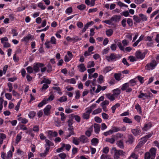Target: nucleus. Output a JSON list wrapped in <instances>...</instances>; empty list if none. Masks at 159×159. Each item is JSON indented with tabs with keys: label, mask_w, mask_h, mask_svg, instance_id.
I'll return each instance as SVG.
<instances>
[{
	"label": "nucleus",
	"mask_w": 159,
	"mask_h": 159,
	"mask_svg": "<svg viewBox=\"0 0 159 159\" xmlns=\"http://www.w3.org/2000/svg\"><path fill=\"white\" fill-rule=\"evenodd\" d=\"M157 149L155 148H152L149 150L151 159H154L155 156Z\"/></svg>",
	"instance_id": "f8f14e48"
},
{
	"label": "nucleus",
	"mask_w": 159,
	"mask_h": 159,
	"mask_svg": "<svg viewBox=\"0 0 159 159\" xmlns=\"http://www.w3.org/2000/svg\"><path fill=\"white\" fill-rule=\"evenodd\" d=\"M98 83L99 84H101L103 82V77L102 75H100L98 79Z\"/></svg>",
	"instance_id": "4d7b16f0"
},
{
	"label": "nucleus",
	"mask_w": 159,
	"mask_h": 159,
	"mask_svg": "<svg viewBox=\"0 0 159 159\" xmlns=\"http://www.w3.org/2000/svg\"><path fill=\"white\" fill-rule=\"evenodd\" d=\"M121 18V16L118 15H114L111 18L112 22H114L115 23L119 22Z\"/></svg>",
	"instance_id": "1a4fd4ad"
},
{
	"label": "nucleus",
	"mask_w": 159,
	"mask_h": 159,
	"mask_svg": "<svg viewBox=\"0 0 159 159\" xmlns=\"http://www.w3.org/2000/svg\"><path fill=\"white\" fill-rule=\"evenodd\" d=\"M113 95L115 97H117L121 93L120 89H114L112 90Z\"/></svg>",
	"instance_id": "412c9836"
},
{
	"label": "nucleus",
	"mask_w": 159,
	"mask_h": 159,
	"mask_svg": "<svg viewBox=\"0 0 159 159\" xmlns=\"http://www.w3.org/2000/svg\"><path fill=\"white\" fill-rule=\"evenodd\" d=\"M152 126V124L150 123L145 124L144 127L142 128V129L144 131H146L149 129Z\"/></svg>",
	"instance_id": "2eb2a0df"
},
{
	"label": "nucleus",
	"mask_w": 159,
	"mask_h": 159,
	"mask_svg": "<svg viewBox=\"0 0 159 159\" xmlns=\"http://www.w3.org/2000/svg\"><path fill=\"white\" fill-rule=\"evenodd\" d=\"M106 141L111 144H113L115 142V139L113 138H107L105 139Z\"/></svg>",
	"instance_id": "473e14b6"
},
{
	"label": "nucleus",
	"mask_w": 159,
	"mask_h": 159,
	"mask_svg": "<svg viewBox=\"0 0 159 159\" xmlns=\"http://www.w3.org/2000/svg\"><path fill=\"white\" fill-rule=\"evenodd\" d=\"M69 132L68 134L66 136V138L67 139L72 135H75V133L74 132V128H68L67 129Z\"/></svg>",
	"instance_id": "6e6552de"
},
{
	"label": "nucleus",
	"mask_w": 159,
	"mask_h": 159,
	"mask_svg": "<svg viewBox=\"0 0 159 159\" xmlns=\"http://www.w3.org/2000/svg\"><path fill=\"white\" fill-rule=\"evenodd\" d=\"M33 36L29 34L22 39L21 41L22 42H28L30 39H33Z\"/></svg>",
	"instance_id": "4468645a"
},
{
	"label": "nucleus",
	"mask_w": 159,
	"mask_h": 159,
	"mask_svg": "<svg viewBox=\"0 0 159 159\" xmlns=\"http://www.w3.org/2000/svg\"><path fill=\"white\" fill-rule=\"evenodd\" d=\"M18 120L20 121L21 123L24 124H26L28 122V120H27L21 117L19 118L18 119Z\"/></svg>",
	"instance_id": "79ce46f5"
},
{
	"label": "nucleus",
	"mask_w": 159,
	"mask_h": 159,
	"mask_svg": "<svg viewBox=\"0 0 159 159\" xmlns=\"http://www.w3.org/2000/svg\"><path fill=\"white\" fill-rule=\"evenodd\" d=\"M145 53H142L140 51H137L135 53V56L137 59L142 60L145 57Z\"/></svg>",
	"instance_id": "39448f33"
},
{
	"label": "nucleus",
	"mask_w": 159,
	"mask_h": 159,
	"mask_svg": "<svg viewBox=\"0 0 159 159\" xmlns=\"http://www.w3.org/2000/svg\"><path fill=\"white\" fill-rule=\"evenodd\" d=\"M72 143L75 145H79L80 143L79 138L73 137L72 138Z\"/></svg>",
	"instance_id": "5701e85b"
},
{
	"label": "nucleus",
	"mask_w": 159,
	"mask_h": 159,
	"mask_svg": "<svg viewBox=\"0 0 159 159\" xmlns=\"http://www.w3.org/2000/svg\"><path fill=\"white\" fill-rule=\"evenodd\" d=\"M33 131L32 129L31 128L29 129L26 132V133L28 134L29 135H30L31 137L33 138L34 137L35 134L33 132Z\"/></svg>",
	"instance_id": "cd10ccee"
},
{
	"label": "nucleus",
	"mask_w": 159,
	"mask_h": 159,
	"mask_svg": "<svg viewBox=\"0 0 159 159\" xmlns=\"http://www.w3.org/2000/svg\"><path fill=\"white\" fill-rule=\"evenodd\" d=\"M95 65V63L93 61H89L87 65V67L88 68H91V67H93Z\"/></svg>",
	"instance_id": "4c0bfd02"
},
{
	"label": "nucleus",
	"mask_w": 159,
	"mask_h": 159,
	"mask_svg": "<svg viewBox=\"0 0 159 159\" xmlns=\"http://www.w3.org/2000/svg\"><path fill=\"white\" fill-rule=\"evenodd\" d=\"M12 156V153L11 150L9 151L7 154V159H11Z\"/></svg>",
	"instance_id": "a18cd8bd"
},
{
	"label": "nucleus",
	"mask_w": 159,
	"mask_h": 159,
	"mask_svg": "<svg viewBox=\"0 0 159 159\" xmlns=\"http://www.w3.org/2000/svg\"><path fill=\"white\" fill-rule=\"evenodd\" d=\"M111 130L112 131L113 133L114 132H116L120 131L119 127H113Z\"/></svg>",
	"instance_id": "13d9d810"
},
{
	"label": "nucleus",
	"mask_w": 159,
	"mask_h": 159,
	"mask_svg": "<svg viewBox=\"0 0 159 159\" xmlns=\"http://www.w3.org/2000/svg\"><path fill=\"white\" fill-rule=\"evenodd\" d=\"M50 42L53 44H56L57 43L56 39L54 36L51 37Z\"/></svg>",
	"instance_id": "5fc2aeb1"
},
{
	"label": "nucleus",
	"mask_w": 159,
	"mask_h": 159,
	"mask_svg": "<svg viewBox=\"0 0 159 159\" xmlns=\"http://www.w3.org/2000/svg\"><path fill=\"white\" fill-rule=\"evenodd\" d=\"M151 158L150 154L149 152H147L145 154V159H149Z\"/></svg>",
	"instance_id": "774afa93"
},
{
	"label": "nucleus",
	"mask_w": 159,
	"mask_h": 159,
	"mask_svg": "<svg viewBox=\"0 0 159 159\" xmlns=\"http://www.w3.org/2000/svg\"><path fill=\"white\" fill-rule=\"evenodd\" d=\"M48 87V86L47 84H44L43 85L42 88L40 89V91L43 92V91L47 89Z\"/></svg>",
	"instance_id": "338daca9"
},
{
	"label": "nucleus",
	"mask_w": 159,
	"mask_h": 159,
	"mask_svg": "<svg viewBox=\"0 0 159 159\" xmlns=\"http://www.w3.org/2000/svg\"><path fill=\"white\" fill-rule=\"evenodd\" d=\"M48 134L47 136L50 139H51L52 137H56L57 135V133L56 131H53L52 130H48L46 132Z\"/></svg>",
	"instance_id": "423d86ee"
},
{
	"label": "nucleus",
	"mask_w": 159,
	"mask_h": 159,
	"mask_svg": "<svg viewBox=\"0 0 159 159\" xmlns=\"http://www.w3.org/2000/svg\"><path fill=\"white\" fill-rule=\"evenodd\" d=\"M127 24L130 26H131L133 25V22L131 19L128 18L127 21Z\"/></svg>",
	"instance_id": "69168bd1"
},
{
	"label": "nucleus",
	"mask_w": 159,
	"mask_h": 159,
	"mask_svg": "<svg viewBox=\"0 0 159 159\" xmlns=\"http://www.w3.org/2000/svg\"><path fill=\"white\" fill-rule=\"evenodd\" d=\"M22 132H20V133L18 134L16 137V143L17 144L18 142L20 141V140L22 138L21 134Z\"/></svg>",
	"instance_id": "bb28decb"
},
{
	"label": "nucleus",
	"mask_w": 159,
	"mask_h": 159,
	"mask_svg": "<svg viewBox=\"0 0 159 159\" xmlns=\"http://www.w3.org/2000/svg\"><path fill=\"white\" fill-rule=\"evenodd\" d=\"M36 112L34 111H31L30 112L28 116L30 118H33L35 115Z\"/></svg>",
	"instance_id": "864d4df0"
},
{
	"label": "nucleus",
	"mask_w": 159,
	"mask_h": 159,
	"mask_svg": "<svg viewBox=\"0 0 159 159\" xmlns=\"http://www.w3.org/2000/svg\"><path fill=\"white\" fill-rule=\"evenodd\" d=\"M86 7V6L83 4H81L80 5H78L77 7V8L80 10H84L85 9Z\"/></svg>",
	"instance_id": "58836bf2"
},
{
	"label": "nucleus",
	"mask_w": 159,
	"mask_h": 159,
	"mask_svg": "<svg viewBox=\"0 0 159 159\" xmlns=\"http://www.w3.org/2000/svg\"><path fill=\"white\" fill-rule=\"evenodd\" d=\"M73 120L72 119H70L67 121L68 125L69 128H73L72 125L73 123Z\"/></svg>",
	"instance_id": "72a5a7b5"
},
{
	"label": "nucleus",
	"mask_w": 159,
	"mask_h": 159,
	"mask_svg": "<svg viewBox=\"0 0 159 159\" xmlns=\"http://www.w3.org/2000/svg\"><path fill=\"white\" fill-rule=\"evenodd\" d=\"M94 128L95 132L96 133H99L100 130V125L98 124H95L94 125Z\"/></svg>",
	"instance_id": "4be33fe9"
},
{
	"label": "nucleus",
	"mask_w": 159,
	"mask_h": 159,
	"mask_svg": "<svg viewBox=\"0 0 159 159\" xmlns=\"http://www.w3.org/2000/svg\"><path fill=\"white\" fill-rule=\"evenodd\" d=\"M54 96L52 94L48 98H47V99L45 98L44 99H45V100H46V102H47V101H49V102L51 101H52V100H53L54 99Z\"/></svg>",
	"instance_id": "09e8293b"
},
{
	"label": "nucleus",
	"mask_w": 159,
	"mask_h": 159,
	"mask_svg": "<svg viewBox=\"0 0 159 159\" xmlns=\"http://www.w3.org/2000/svg\"><path fill=\"white\" fill-rule=\"evenodd\" d=\"M129 84L130 86H133L136 84V81L134 79H132L130 80L129 82Z\"/></svg>",
	"instance_id": "f704fd0d"
},
{
	"label": "nucleus",
	"mask_w": 159,
	"mask_h": 159,
	"mask_svg": "<svg viewBox=\"0 0 159 159\" xmlns=\"http://www.w3.org/2000/svg\"><path fill=\"white\" fill-rule=\"evenodd\" d=\"M79 69V71L81 72H83L86 70V68L83 64H81L77 66Z\"/></svg>",
	"instance_id": "dca6fc26"
},
{
	"label": "nucleus",
	"mask_w": 159,
	"mask_h": 159,
	"mask_svg": "<svg viewBox=\"0 0 159 159\" xmlns=\"http://www.w3.org/2000/svg\"><path fill=\"white\" fill-rule=\"evenodd\" d=\"M106 97L111 101H113L115 99V96L113 94H111V93H108L105 94Z\"/></svg>",
	"instance_id": "f3484780"
},
{
	"label": "nucleus",
	"mask_w": 159,
	"mask_h": 159,
	"mask_svg": "<svg viewBox=\"0 0 159 159\" xmlns=\"http://www.w3.org/2000/svg\"><path fill=\"white\" fill-rule=\"evenodd\" d=\"M117 145L120 148H124L123 142L122 140L118 141L117 143Z\"/></svg>",
	"instance_id": "2f4dec72"
},
{
	"label": "nucleus",
	"mask_w": 159,
	"mask_h": 159,
	"mask_svg": "<svg viewBox=\"0 0 159 159\" xmlns=\"http://www.w3.org/2000/svg\"><path fill=\"white\" fill-rule=\"evenodd\" d=\"M121 76V74L120 73H116L114 75V77L116 80L119 81L121 80L120 78Z\"/></svg>",
	"instance_id": "c9c22d12"
},
{
	"label": "nucleus",
	"mask_w": 159,
	"mask_h": 159,
	"mask_svg": "<svg viewBox=\"0 0 159 159\" xmlns=\"http://www.w3.org/2000/svg\"><path fill=\"white\" fill-rule=\"evenodd\" d=\"M102 111V109L100 108H98L97 109L94 110L92 112L93 115H95L97 114L100 113Z\"/></svg>",
	"instance_id": "a19ab883"
},
{
	"label": "nucleus",
	"mask_w": 159,
	"mask_h": 159,
	"mask_svg": "<svg viewBox=\"0 0 159 159\" xmlns=\"http://www.w3.org/2000/svg\"><path fill=\"white\" fill-rule=\"evenodd\" d=\"M79 138L80 142H81L82 143H86L89 142V139L85 135H81Z\"/></svg>",
	"instance_id": "ddd939ff"
},
{
	"label": "nucleus",
	"mask_w": 159,
	"mask_h": 159,
	"mask_svg": "<svg viewBox=\"0 0 159 159\" xmlns=\"http://www.w3.org/2000/svg\"><path fill=\"white\" fill-rule=\"evenodd\" d=\"M157 65L155 60L152 61L149 63L148 64L145 66L146 69L148 70L153 69Z\"/></svg>",
	"instance_id": "7ed1b4c3"
},
{
	"label": "nucleus",
	"mask_w": 159,
	"mask_h": 159,
	"mask_svg": "<svg viewBox=\"0 0 159 159\" xmlns=\"http://www.w3.org/2000/svg\"><path fill=\"white\" fill-rule=\"evenodd\" d=\"M47 103V102H46V100L44 99L41 102L39 103L38 107H42L43 105Z\"/></svg>",
	"instance_id": "37998d69"
},
{
	"label": "nucleus",
	"mask_w": 159,
	"mask_h": 159,
	"mask_svg": "<svg viewBox=\"0 0 159 159\" xmlns=\"http://www.w3.org/2000/svg\"><path fill=\"white\" fill-rule=\"evenodd\" d=\"M134 139L132 135H129L128 136V139L126 141V142L129 144H131L134 141Z\"/></svg>",
	"instance_id": "a878e982"
},
{
	"label": "nucleus",
	"mask_w": 159,
	"mask_h": 159,
	"mask_svg": "<svg viewBox=\"0 0 159 159\" xmlns=\"http://www.w3.org/2000/svg\"><path fill=\"white\" fill-rule=\"evenodd\" d=\"M133 18L134 21H135L137 23H139L141 19H140L138 16L134 15L133 16Z\"/></svg>",
	"instance_id": "8fccbe9b"
},
{
	"label": "nucleus",
	"mask_w": 159,
	"mask_h": 159,
	"mask_svg": "<svg viewBox=\"0 0 159 159\" xmlns=\"http://www.w3.org/2000/svg\"><path fill=\"white\" fill-rule=\"evenodd\" d=\"M91 144L93 145H96L98 142V140L96 138H93L91 140Z\"/></svg>",
	"instance_id": "c85d7f7f"
},
{
	"label": "nucleus",
	"mask_w": 159,
	"mask_h": 159,
	"mask_svg": "<svg viewBox=\"0 0 159 159\" xmlns=\"http://www.w3.org/2000/svg\"><path fill=\"white\" fill-rule=\"evenodd\" d=\"M91 113L90 111H87L85 113L83 114V117L84 119H88L89 118L90 113Z\"/></svg>",
	"instance_id": "6ab92c4d"
},
{
	"label": "nucleus",
	"mask_w": 159,
	"mask_h": 159,
	"mask_svg": "<svg viewBox=\"0 0 159 159\" xmlns=\"http://www.w3.org/2000/svg\"><path fill=\"white\" fill-rule=\"evenodd\" d=\"M44 66V64L40 63H35L34 64L33 69L35 72L37 73L40 70L39 68L43 67Z\"/></svg>",
	"instance_id": "20e7f679"
},
{
	"label": "nucleus",
	"mask_w": 159,
	"mask_h": 159,
	"mask_svg": "<svg viewBox=\"0 0 159 159\" xmlns=\"http://www.w3.org/2000/svg\"><path fill=\"white\" fill-rule=\"evenodd\" d=\"M121 57L119 54H116L114 53H111L109 55L106 57V59L108 62H113L119 59Z\"/></svg>",
	"instance_id": "f257e3e1"
},
{
	"label": "nucleus",
	"mask_w": 159,
	"mask_h": 159,
	"mask_svg": "<svg viewBox=\"0 0 159 159\" xmlns=\"http://www.w3.org/2000/svg\"><path fill=\"white\" fill-rule=\"evenodd\" d=\"M141 130L138 127H136L135 129H131V132L135 136L139 135L141 133Z\"/></svg>",
	"instance_id": "9d476101"
},
{
	"label": "nucleus",
	"mask_w": 159,
	"mask_h": 159,
	"mask_svg": "<svg viewBox=\"0 0 159 159\" xmlns=\"http://www.w3.org/2000/svg\"><path fill=\"white\" fill-rule=\"evenodd\" d=\"M112 150L114 152V157L115 159H119L120 155L123 156L125 153L123 151L120 150H117L115 148H113Z\"/></svg>",
	"instance_id": "f03ea898"
},
{
	"label": "nucleus",
	"mask_w": 159,
	"mask_h": 159,
	"mask_svg": "<svg viewBox=\"0 0 159 159\" xmlns=\"http://www.w3.org/2000/svg\"><path fill=\"white\" fill-rule=\"evenodd\" d=\"M97 87V89L95 92L96 93H99L101 90L103 91L107 89V86H106L102 87L100 85H98Z\"/></svg>",
	"instance_id": "aec40b11"
},
{
	"label": "nucleus",
	"mask_w": 159,
	"mask_h": 159,
	"mask_svg": "<svg viewBox=\"0 0 159 159\" xmlns=\"http://www.w3.org/2000/svg\"><path fill=\"white\" fill-rule=\"evenodd\" d=\"M5 96L6 98L9 100L11 99L12 95L11 93H5Z\"/></svg>",
	"instance_id": "680f3d73"
},
{
	"label": "nucleus",
	"mask_w": 159,
	"mask_h": 159,
	"mask_svg": "<svg viewBox=\"0 0 159 159\" xmlns=\"http://www.w3.org/2000/svg\"><path fill=\"white\" fill-rule=\"evenodd\" d=\"M44 45L47 48H49L52 47L50 42L49 41H46L44 43Z\"/></svg>",
	"instance_id": "6e6d98bb"
},
{
	"label": "nucleus",
	"mask_w": 159,
	"mask_h": 159,
	"mask_svg": "<svg viewBox=\"0 0 159 159\" xmlns=\"http://www.w3.org/2000/svg\"><path fill=\"white\" fill-rule=\"evenodd\" d=\"M67 100L66 97L65 96H63L62 97L60 98L58 100L59 102H63L66 101Z\"/></svg>",
	"instance_id": "c03bdc74"
},
{
	"label": "nucleus",
	"mask_w": 159,
	"mask_h": 159,
	"mask_svg": "<svg viewBox=\"0 0 159 159\" xmlns=\"http://www.w3.org/2000/svg\"><path fill=\"white\" fill-rule=\"evenodd\" d=\"M123 121L124 122L131 124L132 123L131 120L127 117H125L123 119Z\"/></svg>",
	"instance_id": "e433bc0d"
},
{
	"label": "nucleus",
	"mask_w": 159,
	"mask_h": 159,
	"mask_svg": "<svg viewBox=\"0 0 159 159\" xmlns=\"http://www.w3.org/2000/svg\"><path fill=\"white\" fill-rule=\"evenodd\" d=\"M113 33V30L111 29L107 30L106 31V34L109 37L111 36Z\"/></svg>",
	"instance_id": "bf43d9fd"
},
{
	"label": "nucleus",
	"mask_w": 159,
	"mask_h": 159,
	"mask_svg": "<svg viewBox=\"0 0 159 159\" xmlns=\"http://www.w3.org/2000/svg\"><path fill=\"white\" fill-rule=\"evenodd\" d=\"M139 16L141 18L143 21H146L147 20V18L146 15L142 14H140L139 15Z\"/></svg>",
	"instance_id": "3c124183"
},
{
	"label": "nucleus",
	"mask_w": 159,
	"mask_h": 159,
	"mask_svg": "<svg viewBox=\"0 0 159 159\" xmlns=\"http://www.w3.org/2000/svg\"><path fill=\"white\" fill-rule=\"evenodd\" d=\"M26 69L27 72L30 74L32 73L33 72V70H34L33 67L32 68L30 66L27 67Z\"/></svg>",
	"instance_id": "603ef678"
},
{
	"label": "nucleus",
	"mask_w": 159,
	"mask_h": 159,
	"mask_svg": "<svg viewBox=\"0 0 159 159\" xmlns=\"http://www.w3.org/2000/svg\"><path fill=\"white\" fill-rule=\"evenodd\" d=\"M139 93L140 94L138 96V98H143V100L145 99V98L144 97L146 98H148V97H150V95L152 94L151 93H149V95H148L146 93H143L142 91H140L139 92Z\"/></svg>",
	"instance_id": "0eeeda50"
},
{
	"label": "nucleus",
	"mask_w": 159,
	"mask_h": 159,
	"mask_svg": "<svg viewBox=\"0 0 159 159\" xmlns=\"http://www.w3.org/2000/svg\"><path fill=\"white\" fill-rule=\"evenodd\" d=\"M129 86L130 85L128 83H125L123 85L121 89L122 91H124L126 90Z\"/></svg>",
	"instance_id": "c756f323"
},
{
	"label": "nucleus",
	"mask_w": 159,
	"mask_h": 159,
	"mask_svg": "<svg viewBox=\"0 0 159 159\" xmlns=\"http://www.w3.org/2000/svg\"><path fill=\"white\" fill-rule=\"evenodd\" d=\"M72 11V9L71 7L68 8L66 10L65 12L66 14H69Z\"/></svg>",
	"instance_id": "e2e57ef3"
},
{
	"label": "nucleus",
	"mask_w": 159,
	"mask_h": 159,
	"mask_svg": "<svg viewBox=\"0 0 159 159\" xmlns=\"http://www.w3.org/2000/svg\"><path fill=\"white\" fill-rule=\"evenodd\" d=\"M90 130H87L85 132V134L88 136L89 137L91 136L92 132V128H90Z\"/></svg>",
	"instance_id": "0e129e2a"
},
{
	"label": "nucleus",
	"mask_w": 159,
	"mask_h": 159,
	"mask_svg": "<svg viewBox=\"0 0 159 159\" xmlns=\"http://www.w3.org/2000/svg\"><path fill=\"white\" fill-rule=\"evenodd\" d=\"M6 138V135L3 133H0V144H2L3 140Z\"/></svg>",
	"instance_id": "393cba45"
},
{
	"label": "nucleus",
	"mask_w": 159,
	"mask_h": 159,
	"mask_svg": "<svg viewBox=\"0 0 159 159\" xmlns=\"http://www.w3.org/2000/svg\"><path fill=\"white\" fill-rule=\"evenodd\" d=\"M45 142L46 143V145H48L49 147L50 146H53L54 145V144L52 142L49 141V140L47 139H45Z\"/></svg>",
	"instance_id": "ea45409f"
},
{
	"label": "nucleus",
	"mask_w": 159,
	"mask_h": 159,
	"mask_svg": "<svg viewBox=\"0 0 159 159\" xmlns=\"http://www.w3.org/2000/svg\"><path fill=\"white\" fill-rule=\"evenodd\" d=\"M112 70L111 67L110 66L106 67L104 69L103 72L106 73L109 72Z\"/></svg>",
	"instance_id": "de8ad7c7"
},
{
	"label": "nucleus",
	"mask_w": 159,
	"mask_h": 159,
	"mask_svg": "<svg viewBox=\"0 0 159 159\" xmlns=\"http://www.w3.org/2000/svg\"><path fill=\"white\" fill-rule=\"evenodd\" d=\"M144 35H141L140 37H139V39L138 40H137L133 45V47H135L138 44V43L142 41L144 38Z\"/></svg>",
	"instance_id": "a211bd4d"
},
{
	"label": "nucleus",
	"mask_w": 159,
	"mask_h": 159,
	"mask_svg": "<svg viewBox=\"0 0 159 159\" xmlns=\"http://www.w3.org/2000/svg\"><path fill=\"white\" fill-rule=\"evenodd\" d=\"M49 150V147H46L44 153H42L40 154V155L42 157H45L46 156Z\"/></svg>",
	"instance_id": "b1692460"
},
{
	"label": "nucleus",
	"mask_w": 159,
	"mask_h": 159,
	"mask_svg": "<svg viewBox=\"0 0 159 159\" xmlns=\"http://www.w3.org/2000/svg\"><path fill=\"white\" fill-rule=\"evenodd\" d=\"M51 106L50 105H48L44 108L43 111L44 114L46 116L49 115L50 114V110L51 108Z\"/></svg>",
	"instance_id": "9b49d317"
},
{
	"label": "nucleus",
	"mask_w": 159,
	"mask_h": 159,
	"mask_svg": "<svg viewBox=\"0 0 159 159\" xmlns=\"http://www.w3.org/2000/svg\"><path fill=\"white\" fill-rule=\"evenodd\" d=\"M67 82L70 84H75L76 83V81L75 79L73 78L67 80Z\"/></svg>",
	"instance_id": "49530a36"
},
{
	"label": "nucleus",
	"mask_w": 159,
	"mask_h": 159,
	"mask_svg": "<svg viewBox=\"0 0 159 159\" xmlns=\"http://www.w3.org/2000/svg\"><path fill=\"white\" fill-rule=\"evenodd\" d=\"M135 108L136 109L137 111L139 112V114L142 113L141 108L138 103H137L135 106Z\"/></svg>",
	"instance_id": "7c9ffc66"
},
{
	"label": "nucleus",
	"mask_w": 159,
	"mask_h": 159,
	"mask_svg": "<svg viewBox=\"0 0 159 159\" xmlns=\"http://www.w3.org/2000/svg\"><path fill=\"white\" fill-rule=\"evenodd\" d=\"M38 7L42 10H44L46 8V7L43 5V4L40 2L38 3Z\"/></svg>",
	"instance_id": "052dcab7"
}]
</instances>
